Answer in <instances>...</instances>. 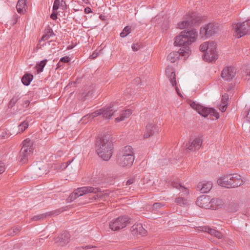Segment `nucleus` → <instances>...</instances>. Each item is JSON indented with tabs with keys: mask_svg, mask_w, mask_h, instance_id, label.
I'll return each instance as SVG.
<instances>
[{
	"mask_svg": "<svg viewBox=\"0 0 250 250\" xmlns=\"http://www.w3.org/2000/svg\"><path fill=\"white\" fill-rule=\"evenodd\" d=\"M73 46H72V45H69V46L67 47V49H72V48H73Z\"/></svg>",
	"mask_w": 250,
	"mask_h": 250,
	"instance_id": "338daca9",
	"label": "nucleus"
},
{
	"mask_svg": "<svg viewBox=\"0 0 250 250\" xmlns=\"http://www.w3.org/2000/svg\"><path fill=\"white\" fill-rule=\"evenodd\" d=\"M210 207L212 209H217L221 208L223 206V202L218 198H213L210 200Z\"/></svg>",
	"mask_w": 250,
	"mask_h": 250,
	"instance_id": "b1692460",
	"label": "nucleus"
},
{
	"mask_svg": "<svg viewBox=\"0 0 250 250\" xmlns=\"http://www.w3.org/2000/svg\"><path fill=\"white\" fill-rule=\"evenodd\" d=\"M111 193L107 191V190H106L103 194H102V195H96V196H95L94 197V199L95 200H96L97 199L99 198H102V199H104L105 196H109V194H110Z\"/></svg>",
	"mask_w": 250,
	"mask_h": 250,
	"instance_id": "a19ab883",
	"label": "nucleus"
},
{
	"mask_svg": "<svg viewBox=\"0 0 250 250\" xmlns=\"http://www.w3.org/2000/svg\"><path fill=\"white\" fill-rule=\"evenodd\" d=\"M35 172L38 176H41L44 174H46L45 170L43 168L42 170L40 167H36L35 169Z\"/></svg>",
	"mask_w": 250,
	"mask_h": 250,
	"instance_id": "58836bf2",
	"label": "nucleus"
},
{
	"mask_svg": "<svg viewBox=\"0 0 250 250\" xmlns=\"http://www.w3.org/2000/svg\"><path fill=\"white\" fill-rule=\"evenodd\" d=\"M33 76L32 75L26 73L22 77L21 81L22 83L25 85H28L30 84L31 82L32 81Z\"/></svg>",
	"mask_w": 250,
	"mask_h": 250,
	"instance_id": "c756f323",
	"label": "nucleus"
},
{
	"mask_svg": "<svg viewBox=\"0 0 250 250\" xmlns=\"http://www.w3.org/2000/svg\"><path fill=\"white\" fill-rule=\"evenodd\" d=\"M212 187V183L210 181H203L198 183L197 186V189L201 193L208 192Z\"/></svg>",
	"mask_w": 250,
	"mask_h": 250,
	"instance_id": "a211bd4d",
	"label": "nucleus"
},
{
	"mask_svg": "<svg viewBox=\"0 0 250 250\" xmlns=\"http://www.w3.org/2000/svg\"><path fill=\"white\" fill-rule=\"evenodd\" d=\"M198 35L195 29L185 30L180 34L176 37L174 42L175 46H188L195 42Z\"/></svg>",
	"mask_w": 250,
	"mask_h": 250,
	"instance_id": "f03ea898",
	"label": "nucleus"
},
{
	"mask_svg": "<svg viewBox=\"0 0 250 250\" xmlns=\"http://www.w3.org/2000/svg\"><path fill=\"white\" fill-rule=\"evenodd\" d=\"M179 55V52L173 51L168 55L167 59L171 62H174L178 60Z\"/></svg>",
	"mask_w": 250,
	"mask_h": 250,
	"instance_id": "7c9ffc66",
	"label": "nucleus"
},
{
	"mask_svg": "<svg viewBox=\"0 0 250 250\" xmlns=\"http://www.w3.org/2000/svg\"><path fill=\"white\" fill-rule=\"evenodd\" d=\"M131 31V28L127 26L124 28L122 32L120 33V36L122 38L126 37Z\"/></svg>",
	"mask_w": 250,
	"mask_h": 250,
	"instance_id": "c9c22d12",
	"label": "nucleus"
},
{
	"mask_svg": "<svg viewBox=\"0 0 250 250\" xmlns=\"http://www.w3.org/2000/svg\"><path fill=\"white\" fill-rule=\"evenodd\" d=\"M5 170V166L4 164L0 161V174H2Z\"/></svg>",
	"mask_w": 250,
	"mask_h": 250,
	"instance_id": "a18cd8bd",
	"label": "nucleus"
},
{
	"mask_svg": "<svg viewBox=\"0 0 250 250\" xmlns=\"http://www.w3.org/2000/svg\"><path fill=\"white\" fill-rule=\"evenodd\" d=\"M163 206L164 205L160 203H155L153 205V208L155 209L160 208H162Z\"/></svg>",
	"mask_w": 250,
	"mask_h": 250,
	"instance_id": "49530a36",
	"label": "nucleus"
},
{
	"mask_svg": "<svg viewBox=\"0 0 250 250\" xmlns=\"http://www.w3.org/2000/svg\"><path fill=\"white\" fill-rule=\"evenodd\" d=\"M98 56V52H93L90 56V58L91 59H95Z\"/></svg>",
	"mask_w": 250,
	"mask_h": 250,
	"instance_id": "4d7b16f0",
	"label": "nucleus"
},
{
	"mask_svg": "<svg viewBox=\"0 0 250 250\" xmlns=\"http://www.w3.org/2000/svg\"><path fill=\"white\" fill-rule=\"evenodd\" d=\"M196 205L201 208H209L210 207V199L208 196L202 195L196 200Z\"/></svg>",
	"mask_w": 250,
	"mask_h": 250,
	"instance_id": "2eb2a0df",
	"label": "nucleus"
},
{
	"mask_svg": "<svg viewBox=\"0 0 250 250\" xmlns=\"http://www.w3.org/2000/svg\"><path fill=\"white\" fill-rule=\"evenodd\" d=\"M231 183L234 184L232 185V188L238 187L242 185L244 183L241 175L235 173L229 174Z\"/></svg>",
	"mask_w": 250,
	"mask_h": 250,
	"instance_id": "6ab92c4d",
	"label": "nucleus"
},
{
	"mask_svg": "<svg viewBox=\"0 0 250 250\" xmlns=\"http://www.w3.org/2000/svg\"><path fill=\"white\" fill-rule=\"evenodd\" d=\"M132 114V111L130 109H127L123 111L120 114V117L115 119L116 122H119L124 121L125 118H128Z\"/></svg>",
	"mask_w": 250,
	"mask_h": 250,
	"instance_id": "cd10ccee",
	"label": "nucleus"
},
{
	"mask_svg": "<svg viewBox=\"0 0 250 250\" xmlns=\"http://www.w3.org/2000/svg\"><path fill=\"white\" fill-rule=\"evenodd\" d=\"M176 202L180 205H185L187 204V200L182 197H179L176 199Z\"/></svg>",
	"mask_w": 250,
	"mask_h": 250,
	"instance_id": "79ce46f5",
	"label": "nucleus"
},
{
	"mask_svg": "<svg viewBox=\"0 0 250 250\" xmlns=\"http://www.w3.org/2000/svg\"><path fill=\"white\" fill-rule=\"evenodd\" d=\"M132 233L135 234H140L144 235L146 233V230L143 228L141 224H135L133 225L131 228Z\"/></svg>",
	"mask_w": 250,
	"mask_h": 250,
	"instance_id": "4be33fe9",
	"label": "nucleus"
},
{
	"mask_svg": "<svg viewBox=\"0 0 250 250\" xmlns=\"http://www.w3.org/2000/svg\"><path fill=\"white\" fill-rule=\"evenodd\" d=\"M101 115V109L96 110V111L91 113L90 114H89L87 115L86 116H85L84 118H87L88 119H89L90 120L93 119L94 118Z\"/></svg>",
	"mask_w": 250,
	"mask_h": 250,
	"instance_id": "f704fd0d",
	"label": "nucleus"
},
{
	"mask_svg": "<svg viewBox=\"0 0 250 250\" xmlns=\"http://www.w3.org/2000/svg\"><path fill=\"white\" fill-rule=\"evenodd\" d=\"M101 191V188H94L90 186L78 188L70 195L66 199V201L67 202H71L84 194L90 193L96 194Z\"/></svg>",
	"mask_w": 250,
	"mask_h": 250,
	"instance_id": "20e7f679",
	"label": "nucleus"
},
{
	"mask_svg": "<svg viewBox=\"0 0 250 250\" xmlns=\"http://www.w3.org/2000/svg\"><path fill=\"white\" fill-rule=\"evenodd\" d=\"M51 18L54 20L57 19V14L55 13V12H53L51 14L50 16Z\"/></svg>",
	"mask_w": 250,
	"mask_h": 250,
	"instance_id": "5fc2aeb1",
	"label": "nucleus"
},
{
	"mask_svg": "<svg viewBox=\"0 0 250 250\" xmlns=\"http://www.w3.org/2000/svg\"><path fill=\"white\" fill-rule=\"evenodd\" d=\"M93 246L91 247V246H86L85 247V248L89 249V248H93Z\"/></svg>",
	"mask_w": 250,
	"mask_h": 250,
	"instance_id": "774afa93",
	"label": "nucleus"
},
{
	"mask_svg": "<svg viewBox=\"0 0 250 250\" xmlns=\"http://www.w3.org/2000/svg\"><path fill=\"white\" fill-rule=\"evenodd\" d=\"M70 238V234L68 232H64L58 237H56L54 241L55 243H57L59 245L63 246L69 242Z\"/></svg>",
	"mask_w": 250,
	"mask_h": 250,
	"instance_id": "dca6fc26",
	"label": "nucleus"
},
{
	"mask_svg": "<svg viewBox=\"0 0 250 250\" xmlns=\"http://www.w3.org/2000/svg\"><path fill=\"white\" fill-rule=\"evenodd\" d=\"M96 152L104 161L108 160L112 155L113 143L109 134L103 136L96 145Z\"/></svg>",
	"mask_w": 250,
	"mask_h": 250,
	"instance_id": "f257e3e1",
	"label": "nucleus"
},
{
	"mask_svg": "<svg viewBox=\"0 0 250 250\" xmlns=\"http://www.w3.org/2000/svg\"><path fill=\"white\" fill-rule=\"evenodd\" d=\"M230 178L229 175H224L219 178L217 180L218 184L223 187L232 188L233 183H231Z\"/></svg>",
	"mask_w": 250,
	"mask_h": 250,
	"instance_id": "aec40b11",
	"label": "nucleus"
},
{
	"mask_svg": "<svg viewBox=\"0 0 250 250\" xmlns=\"http://www.w3.org/2000/svg\"><path fill=\"white\" fill-rule=\"evenodd\" d=\"M60 0H55L53 6V11H57L60 6Z\"/></svg>",
	"mask_w": 250,
	"mask_h": 250,
	"instance_id": "37998d69",
	"label": "nucleus"
},
{
	"mask_svg": "<svg viewBox=\"0 0 250 250\" xmlns=\"http://www.w3.org/2000/svg\"><path fill=\"white\" fill-rule=\"evenodd\" d=\"M134 159V156H124L119 155L117 158V163L120 167L127 168L132 166Z\"/></svg>",
	"mask_w": 250,
	"mask_h": 250,
	"instance_id": "f8f14e48",
	"label": "nucleus"
},
{
	"mask_svg": "<svg viewBox=\"0 0 250 250\" xmlns=\"http://www.w3.org/2000/svg\"><path fill=\"white\" fill-rule=\"evenodd\" d=\"M29 126L28 122L25 120L22 122L21 124L18 125V133H21L23 132Z\"/></svg>",
	"mask_w": 250,
	"mask_h": 250,
	"instance_id": "2f4dec72",
	"label": "nucleus"
},
{
	"mask_svg": "<svg viewBox=\"0 0 250 250\" xmlns=\"http://www.w3.org/2000/svg\"><path fill=\"white\" fill-rule=\"evenodd\" d=\"M226 109H227V104H224L220 108L221 111L222 112H225L226 110Z\"/></svg>",
	"mask_w": 250,
	"mask_h": 250,
	"instance_id": "052dcab7",
	"label": "nucleus"
},
{
	"mask_svg": "<svg viewBox=\"0 0 250 250\" xmlns=\"http://www.w3.org/2000/svg\"><path fill=\"white\" fill-rule=\"evenodd\" d=\"M101 115L105 119H110L117 111L116 107L113 105L101 108Z\"/></svg>",
	"mask_w": 250,
	"mask_h": 250,
	"instance_id": "f3484780",
	"label": "nucleus"
},
{
	"mask_svg": "<svg viewBox=\"0 0 250 250\" xmlns=\"http://www.w3.org/2000/svg\"><path fill=\"white\" fill-rule=\"evenodd\" d=\"M232 206L234 207V208H229V210L230 211H232H232H236V210H237V208H237V205L236 204H233Z\"/></svg>",
	"mask_w": 250,
	"mask_h": 250,
	"instance_id": "13d9d810",
	"label": "nucleus"
},
{
	"mask_svg": "<svg viewBox=\"0 0 250 250\" xmlns=\"http://www.w3.org/2000/svg\"><path fill=\"white\" fill-rule=\"evenodd\" d=\"M47 62L46 59L44 60L43 61H41L39 63H37L36 65L37 70L38 73H40L42 71L44 67L45 66L46 63Z\"/></svg>",
	"mask_w": 250,
	"mask_h": 250,
	"instance_id": "473e14b6",
	"label": "nucleus"
},
{
	"mask_svg": "<svg viewBox=\"0 0 250 250\" xmlns=\"http://www.w3.org/2000/svg\"><path fill=\"white\" fill-rule=\"evenodd\" d=\"M47 215H48L47 213L39 214L33 216L31 219L33 221L43 220L45 219Z\"/></svg>",
	"mask_w": 250,
	"mask_h": 250,
	"instance_id": "e433bc0d",
	"label": "nucleus"
},
{
	"mask_svg": "<svg viewBox=\"0 0 250 250\" xmlns=\"http://www.w3.org/2000/svg\"><path fill=\"white\" fill-rule=\"evenodd\" d=\"M194 17L195 15L193 13L187 14L185 16L184 20L177 23V28L183 29L186 27L191 26L196 22Z\"/></svg>",
	"mask_w": 250,
	"mask_h": 250,
	"instance_id": "9d476101",
	"label": "nucleus"
},
{
	"mask_svg": "<svg viewBox=\"0 0 250 250\" xmlns=\"http://www.w3.org/2000/svg\"><path fill=\"white\" fill-rule=\"evenodd\" d=\"M71 162H72V161H69L66 164H62L61 168L62 169H65L68 167V166L71 164Z\"/></svg>",
	"mask_w": 250,
	"mask_h": 250,
	"instance_id": "09e8293b",
	"label": "nucleus"
},
{
	"mask_svg": "<svg viewBox=\"0 0 250 250\" xmlns=\"http://www.w3.org/2000/svg\"><path fill=\"white\" fill-rule=\"evenodd\" d=\"M249 26L248 21L233 24L232 29L234 31V36L238 38H241L248 32Z\"/></svg>",
	"mask_w": 250,
	"mask_h": 250,
	"instance_id": "6e6552de",
	"label": "nucleus"
},
{
	"mask_svg": "<svg viewBox=\"0 0 250 250\" xmlns=\"http://www.w3.org/2000/svg\"><path fill=\"white\" fill-rule=\"evenodd\" d=\"M52 34L53 35L52 31H51V34L50 35L45 34L42 36V40H47L49 39L50 36H52Z\"/></svg>",
	"mask_w": 250,
	"mask_h": 250,
	"instance_id": "3c124183",
	"label": "nucleus"
},
{
	"mask_svg": "<svg viewBox=\"0 0 250 250\" xmlns=\"http://www.w3.org/2000/svg\"><path fill=\"white\" fill-rule=\"evenodd\" d=\"M245 73L246 75V79L248 80H250V68H247Z\"/></svg>",
	"mask_w": 250,
	"mask_h": 250,
	"instance_id": "de8ad7c7",
	"label": "nucleus"
},
{
	"mask_svg": "<svg viewBox=\"0 0 250 250\" xmlns=\"http://www.w3.org/2000/svg\"><path fill=\"white\" fill-rule=\"evenodd\" d=\"M130 219L126 216L118 217L112 219L109 223L110 229L113 231H117L125 228L130 222Z\"/></svg>",
	"mask_w": 250,
	"mask_h": 250,
	"instance_id": "423d86ee",
	"label": "nucleus"
},
{
	"mask_svg": "<svg viewBox=\"0 0 250 250\" xmlns=\"http://www.w3.org/2000/svg\"><path fill=\"white\" fill-rule=\"evenodd\" d=\"M200 50L206 52L203 56L204 61L212 62L215 61L218 58L216 53V44L212 41H208L202 43L200 46Z\"/></svg>",
	"mask_w": 250,
	"mask_h": 250,
	"instance_id": "7ed1b4c3",
	"label": "nucleus"
},
{
	"mask_svg": "<svg viewBox=\"0 0 250 250\" xmlns=\"http://www.w3.org/2000/svg\"><path fill=\"white\" fill-rule=\"evenodd\" d=\"M33 142L29 138L25 139L22 142V147L20 152L21 161L25 163L28 156L32 152L33 149Z\"/></svg>",
	"mask_w": 250,
	"mask_h": 250,
	"instance_id": "0eeeda50",
	"label": "nucleus"
},
{
	"mask_svg": "<svg viewBox=\"0 0 250 250\" xmlns=\"http://www.w3.org/2000/svg\"><path fill=\"white\" fill-rule=\"evenodd\" d=\"M12 134L11 132L9 130L6 129L3 130L1 134H0V137L1 139H6L9 137Z\"/></svg>",
	"mask_w": 250,
	"mask_h": 250,
	"instance_id": "4c0bfd02",
	"label": "nucleus"
},
{
	"mask_svg": "<svg viewBox=\"0 0 250 250\" xmlns=\"http://www.w3.org/2000/svg\"><path fill=\"white\" fill-rule=\"evenodd\" d=\"M134 182V179H133V178L129 179L126 181V185H130L132 184V183H133Z\"/></svg>",
	"mask_w": 250,
	"mask_h": 250,
	"instance_id": "6e6d98bb",
	"label": "nucleus"
},
{
	"mask_svg": "<svg viewBox=\"0 0 250 250\" xmlns=\"http://www.w3.org/2000/svg\"><path fill=\"white\" fill-rule=\"evenodd\" d=\"M201 230L208 232L211 235H213L218 239H222L223 238V234L220 232L217 231L214 229L204 227L201 228Z\"/></svg>",
	"mask_w": 250,
	"mask_h": 250,
	"instance_id": "5701e85b",
	"label": "nucleus"
},
{
	"mask_svg": "<svg viewBox=\"0 0 250 250\" xmlns=\"http://www.w3.org/2000/svg\"><path fill=\"white\" fill-rule=\"evenodd\" d=\"M131 48L134 51H137L139 49V46L135 44H132Z\"/></svg>",
	"mask_w": 250,
	"mask_h": 250,
	"instance_id": "864d4df0",
	"label": "nucleus"
},
{
	"mask_svg": "<svg viewBox=\"0 0 250 250\" xmlns=\"http://www.w3.org/2000/svg\"><path fill=\"white\" fill-rule=\"evenodd\" d=\"M166 74L167 78L169 79L171 85L173 86H175V90L177 94L180 96H182L180 90L177 85L176 74L174 68L171 66H168L166 70Z\"/></svg>",
	"mask_w": 250,
	"mask_h": 250,
	"instance_id": "9b49d317",
	"label": "nucleus"
},
{
	"mask_svg": "<svg viewBox=\"0 0 250 250\" xmlns=\"http://www.w3.org/2000/svg\"><path fill=\"white\" fill-rule=\"evenodd\" d=\"M178 52L180 55L184 56L185 58H187L189 57L191 51L188 46H183L180 48Z\"/></svg>",
	"mask_w": 250,
	"mask_h": 250,
	"instance_id": "c85d7f7f",
	"label": "nucleus"
},
{
	"mask_svg": "<svg viewBox=\"0 0 250 250\" xmlns=\"http://www.w3.org/2000/svg\"><path fill=\"white\" fill-rule=\"evenodd\" d=\"M65 5V1H63V0H62V1H61V6H64V5Z\"/></svg>",
	"mask_w": 250,
	"mask_h": 250,
	"instance_id": "69168bd1",
	"label": "nucleus"
},
{
	"mask_svg": "<svg viewBox=\"0 0 250 250\" xmlns=\"http://www.w3.org/2000/svg\"><path fill=\"white\" fill-rule=\"evenodd\" d=\"M157 130V127L152 123H148L146 127V131L144 133V138H147L152 136Z\"/></svg>",
	"mask_w": 250,
	"mask_h": 250,
	"instance_id": "412c9836",
	"label": "nucleus"
},
{
	"mask_svg": "<svg viewBox=\"0 0 250 250\" xmlns=\"http://www.w3.org/2000/svg\"><path fill=\"white\" fill-rule=\"evenodd\" d=\"M171 186L173 188L181 190L183 193L181 194L182 196L188 195V190L185 187L182 186L180 184L177 182L173 181L171 183Z\"/></svg>",
	"mask_w": 250,
	"mask_h": 250,
	"instance_id": "a878e982",
	"label": "nucleus"
},
{
	"mask_svg": "<svg viewBox=\"0 0 250 250\" xmlns=\"http://www.w3.org/2000/svg\"><path fill=\"white\" fill-rule=\"evenodd\" d=\"M26 1L27 0H18L16 8L19 13L22 14L25 12L27 7Z\"/></svg>",
	"mask_w": 250,
	"mask_h": 250,
	"instance_id": "393cba45",
	"label": "nucleus"
},
{
	"mask_svg": "<svg viewBox=\"0 0 250 250\" xmlns=\"http://www.w3.org/2000/svg\"><path fill=\"white\" fill-rule=\"evenodd\" d=\"M228 99V96L227 94H225L224 95H223V98L222 99V103L224 104H226V101Z\"/></svg>",
	"mask_w": 250,
	"mask_h": 250,
	"instance_id": "8fccbe9b",
	"label": "nucleus"
},
{
	"mask_svg": "<svg viewBox=\"0 0 250 250\" xmlns=\"http://www.w3.org/2000/svg\"><path fill=\"white\" fill-rule=\"evenodd\" d=\"M19 100L18 96H14L9 103V107H12L14 106L15 104Z\"/></svg>",
	"mask_w": 250,
	"mask_h": 250,
	"instance_id": "ea45409f",
	"label": "nucleus"
},
{
	"mask_svg": "<svg viewBox=\"0 0 250 250\" xmlns=\"http://www.w3.org/2000/svg\"><path fill=\"white\" fill-rule=\"evenodd\" d=\"M218 30V24L209 23L204 27H201L200 34L202 37L209 38L214 35Z\"/></svg>",
	"mask_w": 250,
	"mask_h": 250,
	"instance_id": "1a4fd4ad",
	"label": "nucleus"
},
{
	"mask_svg": "<svg viewBox=\"0 0 250 250\" xmlns=\"http://www.w3.org/2000/svg\"><path fill=\"white\" fill-rule=\"evenodd\" d=\"M246 120L250 123V109L247 112L246 115Z\"/></svg>",
	"mask_w": 250,
	"mask_h": 250,
	"instance_id": "603ef678",
	"label": "nucleus"
},
{
	"mask_svg": "<svg viewBox=\"0 0 250 250\" xmlns=\"http://www.w3.org/2000/svg\"><path fill=\"white\" fill-rule=\"evenodd\" d=\"M134 154L133 148L130 146H127L124 147L119 155L124 156H134Z\"/></svg>",
	"mask_w": 250,
	"mask_h": 250,
	"instance_id": "bb28decb",
	"label": "nucleus"
},
{
	"mask_svg": "<svg viewBox=\"0 0 250 250\" xmlns=\"http://www.w3.org/2000/svg\"><path fill=\"white\" fill-rule=\"evenodd\" d=\"M30 104V101L28 100H26L24 102V104L26 105V106H27Z\"/></svg>",
	"mask_w": 250,
	"mask_h": 250,
	"instance_id": "e2e57ef3",
	"label": "nucleus"
},
{
	"mask_svg": "<svg viewBox=\"0 0 250 250\" xmlns=\"http://www.w3.org/2000/svg\"><path fill=\"white\" fill-rule=\"evenodd\" d=\"M84 12L86 14H89L92 12L91 9L90 7H87L84 9Z\"/></svg>",
	"mask_w": 250,
	"mask_h": 250,
	"instance_id": "bf43d9fd",
	"label": "nucleus"
},
{
	"mask_svg": "<svg viewBox=\"0 0 250 250\" xmlns=\"http://www.w3.org/2000/svg\"><path fill=\"white\" fill-rule=\"evenodd\" d=\"M70 61V58L68 56H64L61 58L59 62L58 63V65L60 64V62H68Z\"/></svg>",
	"mask_w": 250,
	"mask_h": 250,
	"instance_id": "c03bdc74",
	"label": "nucleus"
},
{
	"mask_svg": "<svg viewBox=\"0 0 250 250\" xmlns=\"http://www.w3.org/2000/svg\"><path fill=\"white\" fill-rule=\"evenodd\" d=\"M19 231V229L17 228H15L13 229V233H16V232Z\"/></svg>",
	"mask_w": 250,
	"mask_h": 250,
	"instance_id": "0e129e2a",
	"label": "nucleus"
},
{
	"mask_svg": "<svg viewBox=\"0 0 250 250\" xmlns=\"http://www.w3.org/2000/svg\"><path fill=\"white\" fill-rule=\"evenodd\" d=\"M135 81L136 83H138V84H139L141 83V79L139 77L136 78L135 79Z\"/></svg>",
	"mask_w": 250,
	"mask_h": 250,
	"instance_id": "680f3d73",
	"label": "nucleus"
},
{
	"mask_svg": "<svg viewBox=\"0 0 250 250\" xmlns=\"http://www.w3.org/2000/svg\"><path fill=\"white\" fill-rule=\"evenodd\" d=\"M190 105L193 109L196 110L199 114L204 117L210 115V116L214 117V118L213 119L216 120L219 117V113L213 108L204 107L200 104H196L194 102H191Z\"/></svg>",
	"mask_w": 250,
	"mask_h": 250,
	"instance_id": "39448f33",
	"label": "nucleus"
},
{
	"mask_svg": "<svg viewBox=\"0 0 250 250\" xmlns=\"http://www.w3.org/2000/svg\"><path fill=\"white\" fill-rule=\"evenodd\" d=\"M236 74V69L235 67L230 66H226L224 68L221 73V77L227 81H230L235 77Z\"/></svg>",
	"mask_w": 250,
	"mask_h": 250,
	"instance_id": "ddd939ff",
	"label": "nucleus"
},
{
	"mask_svg": "<svg viewBox=\"0 0 250 250\" xmlns=\"http://www.w3.org/2000/svg\"><path fill=\"white\" fill-rule=\"evenodd\" d=\"M101 115V109L96 110V111L91 113L90 114H89L87 115L86 116H85L84 118H87L88 119H89L90 120L93 119L94 118Z\"/></svg>",
	"mask_w": 250,
	"mask_h": 250,
	"instance_id": "72a5a7b5",
	"label": "nucleus"
},
{
	"mask_svg": "<svg viewBox=\"0 0 250 250\" xmlns=\"http://www.w3.org/2000/svg\"><path fill=\"white\" fill-rule=\"evenodd\" d=\"M202 144V139L199 137H196L192 141L187 143L184 146V148L189 150L196 151L200 148Z\"/></svg>",
	"mask_w": 250,
	"mask_h": 250,
	"instance_id": "4468645a",
	"label": "nucleus"
}]
</instances>
